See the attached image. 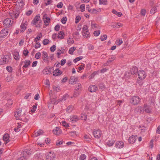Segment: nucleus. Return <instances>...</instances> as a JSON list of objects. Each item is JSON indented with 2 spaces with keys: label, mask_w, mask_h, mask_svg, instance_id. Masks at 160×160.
I'll use <instances>...</instances> for the list:
<instances>
[{
  "label": "nucleus",
  "mask_w": 160,
  "mask_h": 160,
  "mask_svg": "<svg viewBox=\"0 0 160 160\" xmlns=\"http://www.w3.org/2000/svg\"><path fill=\"white\" fill-rule=\"evenodd\" d=\"M99 3L100 5H106L108 4V2L107 0H99Z\"/></svg>",
  "instance_id": "nucleus-37"
},
{
  "label": "nucleus",
  "mask_w": 160,
  "mask_h": 160,
  "mask_svg": "<svg viewBox=\"0 0 160 160\" xmlns=\"http://www.w3.org/2000/svg\"><path fill=\"white\" fill-rule=\"evenodd\" d=\"M56 158V155L53 152H47L46 155V158L47 160H53Z\"/></svg>",
  "instance_id": "nucleus-2"
},
{
  "label": "nucleus",
  "mask_w": 160,
  "mask_h": 160,
  "mask_svg": "<svg viewBox=\"0 0 160 160\" xmlns=\"http://www.w3.org/2000/svg\"><path fill=\"white\" fill-rule=\"evenodd\" d=\"M13 103V102L11 100H8V102L6 104V106L7 107H10Z\"/></svg>",
  "instance_id": "nucleus-41"
},
{
  "label": "nucleus",
  "mask_w": 160,
  "mask_h": 160,
  "mask_svg": "<svg viewBox=\"0 0 160 160\" xmlns=\"http://www.w3.org/2000/svg\"><path fill=\"white\" fill-rule=\"evenodd\" d=\"M10 59V56L8 55H5L0 60L1 64H5L8 62Z\"/></svg>",
  "instance_id": "nucleus-4"
},
{
  "label": "nucleus",
  "mask_w": 160,
  "mask_h": 160,
  "mask_svg": "<svg viewBox=\"0 0 160 160\" xmlns=\"http://www.w3.org/2000/svg\"><path fill=\"white\" fill-rule=\"evenodd\" d=\"M8 32L7 29H3L0 32V37L2 38H4L8 35Z\"/></svg>",
  "instance_id": "nucleus-15"
},
{
  "label": "nucleus",
  "mask_w": 160,
  "mask_h": 160,
  "mask_svg": "<svg viewBox=\"0 0 160 160\" xmlns=\"http://www.w3.org/2000/svg\"><path fill=\"white\" fill-rule=\"evenodd\" d=\"M41 46V44L39 42H36L35 45V48L36 49L39 48Z\"/></svg>",
  "instance_id": "nucleus-61"
},
{
  "label": "nucleus",
  "mask_w": 160,
  "mask_h": 160,
  "mask_svg": "<svg viewBox=\"0 0 160 160\" xmlns=\"http://www.w3.org/2000/svg\"><path fill=\"white\" fill-rule=\"evenodd\" d=\"M33 11L32 10H29L26 12V14L28 16H29L32 13Z\"/></svg>",
  "instance_id": "nucleus-64"
},
{
  "label": "nucleus",
  "mask_w": 160,
  "mask_h": 160,
  "mask_svg": "<svg viewBox=\"0 0 160 160\" xmlns=\"http://www.w3.org/2000/svg\"><path fill=\"white\" fill-rule=\"evenodd\" d=\"M123 43V41L122 39H119L118 40H117L116 41V44L118 45H120Z\"/></svg>",
  "instance_id": "nucleus-47"
},
{
  "label": "nucleus",
  "mask_w": 160,
  "mask_h": 160,
  "mask_svg": "<svg viewBox=\"0 0 160 160\" xmlns=\"http://www.w3.org/2000/svg\"><path fill=\"white\" fill-rule=\"evenodd\" d=\"M91 27L93 29H97L99 28V26L98 24L92 22L91 23Z\"/></svg>",
  "instance_id": "nucleus-26"
},
{
  "label": "nucleus",
  "mask_w": 160,
  "mask_h": 160,
  "mask_svg": "<svg viewBox=\"0 0 160 160\" xmlns=\"http://www.w3.org/2000/svg\"><path fill=\"white\" fill-rule=\"evenodd\" d=\"M62 132V130L59 127H55L53 130V133L56 135H59Z\"/></svg>",
  "instance_id": "nucleus-14"
},
{
  "label": "nucleus",
  "mask_w": 160,
  "mask_h": 160,
  "mask_svg": "<svg viewBox=\"0 0 160 160\" xmlns=\"http://www.w3.org/2000/svg\"><path fill=\"white\" fill-rule=\"evenodd\" d=\"M81 20V17L80 16H77L76 17L75 19V22L77 23Z\"/></svg>",
  "instance_id": "nucleus-50"
},
{
  "label": "nucleus",
  "mask_w": 160,
  "mask_h": 160,
  "mask_svg": "<svg viewBox=\"0 0 160 160\" xmlns=\"http://www.w3.org/2000/svg\"><path fill=\"white\" fill-rule=\"evenodd\" d=\"M74 41L72 38L70 37L68 39L67 42L68 44H72L74 43Z\"/></svg>",
  "instance_id": "nucleus-28"
},
{
  "label": "nucleus",
  "mask_w": 160,
  "mask_h": 160,
  "mask_svg": "<svg viewBox=\"0 0 160 160\" xmlns=\"http://www.w3.org/2000/svg\"><path fill=\"white\" fill-rule=\"evenodd\" d=\"M88 11L92 13H96L98 12L95 8L92 9H88Z\"/></svg>",
  "instance_id": "nucleus-42"
},
{
  "label": "nucleus",
  "mask_w": 160,
  "mask_h": 160,
  "mask_svg": "<svg viewBox=\"0 0 160 160\" xmlns=\"http://www.w3.org/2000/svg\"><path fill=\"white\" fill-rule=\"evenodd\" d=\"M81 87L82 85L81 84H78V87H77L75 89L76 91L79 92V91L81 90Z\"/></svg>",
  "instance_id": "nucleus-48"
},
{
  "label": "nucleus",
  "mask_w": 160,
  "mask_h": 160,
  "mask_svg": "<svg viewBox=\"0 0 160 160\" xmlns=\"http://www.w3.org/2000/svg\"><path fill=\"white\" fill-rule=\"evenodd\" d=\"M41 56V53H40L39 52H37L36 54L35 55V57L36 59H39L40 58Z\"/></svg>",
  "instance_id": "nucleus-51"
},
{
  "label": "nucleus",
  "mask_w": 160,
  "mask_h": 160,
  "mask_svg": "<svg viewBox=\"0 0 160 160\" xmlns=\"http://www.w3.org/2000/svg\"><path fill=\"white\" fill-rule=\"evenodd\" d=\"M42 58L45 62H48L49 61V57L47 53L45 51H43L42 52Z\"/></svg>",
  "instance_id": "nucleus-11"
},
{
  "label": "nucleus",
  "mask_w": 160,
  "mask_h": 160,
  "mask_svg": "<svg viewBox=\"0 0 160 160\" xmlns=\"http://www.w3.org/2000/svg\"><path fill=\"white\" fill-rule=\"evenodd\" d=\"M115 142V141L113 140H111L108 141L107 142L108 145L109 147L112 146Z\"/></svg>",
  "instance_id": "nucleus-35"
},
{
  "label": "nucleus",
  "mask_w": 160,
  "mask_h": 160,
  "mask_svg": "<svg viewBox=\"0 0 160 160\" xmlns=\"http://www.w3.org/2000/svg\"><path fill=\"white\" fill-rule=\"evenodd\" d=\"M138 71V68L136 67H134L132 68L131 72L132 74H136L137 73Z\"/></svg>",
  "instance_id": "nucleus-25"
},
{
  "label": "nucleus",
  "mask_w": 160,
  "mask_h": 160,
  "mask_svg": "<svg viewBox=\"0 0 160 160\" xmlns=\"http://www.w3.org/2000/svg\"><path fill=\"white\" fill-rule=\"evenodd\" d=\"M62 73L61 71L59 69H55L53 72V75L55 76H58Z\"/></svg>",
  "instance_id": "nucleus-23"
},
{
  "label": "nucleus",
  "mask_w": 160,
  "mask_h": 160,
  "mask_svg": "<svg viewBox=\"0 0 160 160\" xmlns=\"http://www.w3.org/2000/svg\"><path fill=\"white\" fill-rule=\"evenodd\" d=\"M56 50V46L54 45H52L50 48V50L51 52H53Z\"/></svg>",
  "instance_id": "nucleus-58"
},
{
  "label": "nucleus",
  "mask_w": 160,
  "mask_h": 160,
  "mask_svg": "<svg viewBox=\"0 0 160 160\" xmlns=\"http://www.w3.org/2000/svg\"><path fill=\"white\" fill-rule=\"evenodd\" d=\"M63 6V3L62 2H59L57 5V7L58 8H62Z\"/></svg>",
  "instance_id": "nucleus-62"
},
{
  "label": "nucleus",
  "mask_w": 160,
  "mask_h": 160,
  "mask_svg": "<svg viewBox=\"0 0 160 160\" xmlns=\"http://www.w3.org/2000/svg\"><path fill=\"white\" fill-rule=\"evenodd\" d=\"M13 22L14 21L12 19L7 18L4 20L3 25L5 27L8 28L12 26Z\"/></svg>",
  "instance_id": "nucleus-1"
},
{
  "label": "nucleus",
  "mask_w": 160,
  "mask_h": 160,
  "mask_svg": "<svg viewBox=\"0 0 160 160\" xmlns=\"http://www.w3.org/2000/svg\"><path fill=\"white\" fill-rule=\"evenodd\" d=\"M62 124L63 126L65 127H69V125L65 121H63L62 122Z\"/></svg>",
  "instance_id": "nucleus-49"
},
{
  "label": "nucleus",
  "mask_w": 160,
  "mask_h": 160,
  "mask_svg": "<svg viewBox=\"0 0 160 160\" xmlns=\"http://www.w3.org/2000/svg\"><path fill=\"white\" fill-rule=\"evenodd\" d=\"M81 117L82 119L84 120H86L87 119V115L85 113H82L81 114Z\"/></svg>",
  "instance_id": "nucleus-44"
},
{
  "label": "nucleus",
  "mask_w": 160,
  "mask_h": 160,
  "mask_svg": "<svg viewBox=\"0 0 160 160\" xmlns=\"http://www.w3.org/2000/svg\"><path fill=\"white\" fill-rule=\"evenodd\" d=\"M138 76L140 79H143L146 77V74L144 71L140 70L138 72Z\"/></svg>",
  "instance_id": "nucleus-8"
},
{
  "label": "nucleus",
  "mask_w": 160,
  "mask_h": 160,
  "mask_svg": "<svg viewBox=\"0 0 160 160\" xmlns=\"http://www.w3.org/2000/svg\"><path fill=\"white\" fill-rule=\"evenodd\" d=\"M6 69L9 72H12V67L10 66H8L7 67Z\"/></svg>",
  "instance_id": "nucleus-60"
},
{
  "label": "nucleus",
  "mask_w": 160,
  "mask_h": 160,
  "mask_svg": "<svg viewBox=\"0 0 160 160\" xmlns=\"http://www.w3.org/2000/svg\"><path fill=\"white\" fill-rule=\"evenodd\" d=\"M49 42V41L47 39H44L42 42L43 44L45 45L48 44Z\"/></svg>",
  "instance_id": "nucleus-53"
},
{
  "label": "nucleus",
  "mask_w": 160,
  "mask_h": 160,
  "mask_svg": "<svg viewBox=\"0 0 160 160\" xmlns=\"http://www.w3.org/2000/svg\"><path fill=\"white\" fill-rule=\"evenodd\" d=\"M70 119L72 122H75L79 120V118L76 115L72 116H70Z\"/></svg>",
  "instance_id": "nucleus-21"
},
{
  "label": "nucleus",
  "mask_w": 160,
  "mask_h": 160,
  "mask_svg": "<svg viewBox=\"0 0 160 160\" xmlns=\"http://www.w3.org/2000/svg\"><path fill=\"white\" fill-rule=\"evenodd\" d=\"M67 18L66 17H64L62 19L61 22L63 24H65L67 21Z\"/></svg>",
  "instance_id": "nucleus-59"
},
{
  "label": "nucleus",
  "mask_w": 160,
  "mask_h": 160,
  "mask_svg": "<svg viewBox=\"0 0 160 160\" xmlns=\"http://www.w3.org/2000/svg\"><path fill=\"white\" fill-rule=\"evenodd\" d=\"M14 58L16 60H19L20 59V56L19 52H15L13 53Z\"/></svg>",
  "instance_id": "nucleus-24"
},
{
  "label": "nucleus",
  "mask_w": 160,
  "mask_h": 160,
  "mask_svg": "<svg viewBox=\"0 0 160 160\" xmlns=\"http://www.w3.org/2000/svg\"><path fill=\"white\" fill-rule=\"evenodd\" d=\"M23 63H24V64L22 68H28L29 66L31 64V62L29 60H26L24 61L21 62L20 64L22 65Z\"/></svg>",
  "instance_id": "nucleus-13"
},
{
  "label": "nucleus",
  "mask_w": 160,
  "mask_h": 160,
  "mask_svg": "<svg viewBox=\"0 0 160 160\" xmlns=\"http://www.w3.org/2000/svg\"><path fill=\"white\" fill-rule=\"evenodd\" d=\"M64 33L62 31H60L59 33L58 37V38L60 39H63L64 37Z\"/></svg>",
  "instance_id": "nucleus-34"
},
{
  "label": "nucleus",
  "mask_w": 160,
  "mask_h": 160,
  "mask_svg": "<svg viewBox=\"0 0 160 160\" xmlns=\"http://www.w3.org/2000/svg\"><path fill=\"white\" fill-rule=\"evenodd\" d=\"M16 13L15 12H11L9 13L10 15L12 18L11 19H12L13 20V19H15V14Z\"/></svg>",
  "instance_id": "nucleus-46"
},
{
  "label": "nucleus",
  "mask_w": 160,
  "mask_h": 160,
  "mask_svg": "<svg viewBox=\"0 0 160 160\" xmlns=\"http://www.w3.org/2000/svg\"><path fill=\"white\" fill-rule=\"evenodd\" d=\"M100 33V30L96 31L94 32L93 34L95 36H98Z\"/></svg>",
  "instance_id": "nucleus-55"
},
{
  "label": "nucleus",
  "mask_w": 160,
  "mask_h": 160,
  "mask_svg": "<svg viewBox=\"0 0 160 160\" xmlns=\"http://www.w3.org/2000/svg\"><path fill=\"white\" fill-rule=\"evenodd\" d=\"M82 56H80L79 57H77L75 59L73 60V62L76 63L78 61L82 59Z\"/></svg>",
  "instance_id": "nucleus-52"
},
{
  "label": "nucleus",
  "mask_w": 160,
  "mask_h": 160,
  "mask_svg": "<svg viewBox=\"0 0 160 160\" xmlns=\"http://www.w3.org/2000/svg\"><path fill=\"white\" fill-rule=\"evenodd\" d=\"M78 82L77 77L74 76H72L71 77L69 80V83L71 84H75Z\"/></svg>",
  "instance_id": "nucleus-12"
},
{
  "label": "nucleus",
  "mask_w": 160,
  "mask_h": 160,
  "mask_svg": "<svg viewBox=\"0 0 160 160\" xmlns=\"http://www.w3.org/2000/svg\"><path fill=\"white\" fill-rule=\"evenodd\" d=\"M43 73L46 74H50L51 72H49V70L48 68L44 69L43 71Z\"/></svg>",
  "instance_id": "nucleus-43"
},
{
  "label": "nucleus",
  "mask_w": 160,
  "mask_h": 160,
  "mask_svg": "<svg viewBox=\"0 0 160 160\" xmlns=\"http://www.w3.org/2000/svg\"><path fill=\"white\" fill-rule=\"evenodd\" d=\"M17 127L15 128L14 130L16 132H18L20 130V128L21 127V125L19 123L17 124Z\"/></svg>",
  "instance_id": "nucleus-39"
},
{
  "label": "nucleus",
  "mask_w": 160,
  "mask_h": 160,
  "mask_svg": "<svg viewBox=\"0 0 160 160\" xmlns=\"http://www.w3.org/2000/svg\"><path fill=\"white\" fill-rule=\"evenodd\" d=\"M157 11V8L156 7H153L151 10L150 13L153 14L155 13Z\"/></svg>",
  "instance_id": "nucleus-36"
},
{
  "label": "nucleus",
  "mask_w": 160,
  "mask_h": 160,
  "mask_svg": "<svg viewBox=\"0 0 160 160\" xmlns=\"http://www.w3.org/2000/svg\"><path fill=\"white\" fill-rule=\"evenodd\" d=\"M73 109V107L72 105L69 106L67 108V111L68 113L72 112Z\"/></svg>",
  "instance_id": "nucleus-40"
},
{
  "label": "nucleus",
  "mask_w": 160,
  "mask_h": 160,
  "mask_svg": "<svg viewBox=\"0 0 160 160\" xmlns=\"http://www.w3.org/2000/svg\"><path fill=\"white\" fill-rule=\"evenodd\" d=\"M76 48L75 47H73L70 48L68 52L71 55L73 54V52L75 50Z\"/></svg>",
  "instance_id": "nucleus-31"
},
{
  "label": "nucleus",
  "mask_w": 160,
  "mask_h": 160,
  "mask_svg": "<svg viewBox=\"0 0 160 160\" xmlns=\"http://www.w3.org/2000/svg\"><path fill=\"white\" fill-rule=\"evenodd\" d=\"M40 19V16L39 14L37 15L34 18L32 22V25H36L38 23V22L39 21Z\"/></svg>",
  "instance_id": "nucleus-16"
},
{
  "label": "nucleus",
  "mask_w": 160,
  "mask_h": 160,
  "mask_svg": "<svg viewBox=\"0 0 160 160\" xmlns=\"http://www.w3.org/2000/svg\"><path fill=\"white\" fill-rule=\"evenodd\" d=\"M82 35L83 37L86 38L89 37L90 34L88 31H86L82 32Z\"/></svg>",
  "instance_id": "nucleus-27"
},
{
  "label": "nucleus",
  "mask_w": 160,
  "mask_h": 160,
  "mask_svg": "<svg viewBox=\"0 0 160 160\" xmlns=\"http://www.w3.org/2000/svg\"><path fill=\"white\" fill-rule=\"evenodd\" d=\"M93 133L96 138H98L101 136L102 132L99 129H94L93 131Z\"/></svg>",
  "instance_id": "nucleus-9"
},
{
  "label": "nucleus",
  "mask_w": 160,
  "mask_h": 160,
  "mask_svg": "<svg viewBox=\"0 0 160 160\" xmlns=\"http://www.w3.org/2000/svg\"><path fill=\"white\" fill-rule=\"evenodd\" d=\"M9 138L10 136L7 133L4 134L3 137V140L5 143H7L9 142Z\"/></svg>",
  "instance_id": "nucleus-18"
},
{
  "label": "nucleus",
  "mask_w": 160,
  "mask_h": 160,
  "mask_svg": "<svg viewBox=\"0 0 160 160\" xmlns=\"http://www.w3.org/2000/svg\"><path fill=\"white\" fill-rule=\"evenodd\" d=\"M115 146L116 148H121L123 147L124 143L122 141H118L116 142Z\"/></svg>",
  "instance_id": "nucleus-17"
},
{
  "label": "nucleus",
  "mask_w": 160,
  "mask_h": 160,
  "mask_svg": "<svg viewBox=\"0 0 160 160\" xmlns=\"http://www.w3.org/2000/svg\"><path fill=\"white\" fill-rule=\"evenodd\" d=\"M28 22L27 21L23 20L20 26V31L22 32H23L26 29L28 25Z\"/></svg>",
  "instance_id": "nucleus-7"
},
{
  "label": "nucleus",
  "mask_w": 160,
  "mask_h": 160,
  "mask_svg": "<svg viewBox=\"0 0 160 160\" xmlns=\"http://www.w3.org/2000/svg\"><path fill=\"white\" fill-rule=\"evenodd\" d=\"M98 89V88L95 85H92L89 86L88 88L89 91L91 92H96Z\"/></svg>",
  "instance_id": "nucleus-19"
},
{
  "label": "nucleus",
  "mask_w": 160,
  "mask_h": 160,
  "mask_svg": "<svg viewBox=\"0 0 160 160\" xmlns=\"http://www.w3.org/2000/svg\"><path fill=\"white\" fill-rule=\"evenodd\" d=\"M87 156L86 155L84 154H82L80 156L79 160H86Z\"/></svg>",
  "instance_id": "nucleus-38"
},
{
  "label": "nucleus",
  "mask_w": 160,
  "mask_h": 160,
  "mask_svg": "<svg viewBox=\"0 0 160 160\" xmlns=\"http://www.w3.org/2000/svg\"><path fill=\"white\" fill-rule=\"evenodd\" d=\"M143 108L145 112L148 113H150L151 112V110L149 106L147 105V104H144Z\"/></svg>",
  "instance_id": "nucleus-22"
},
{
  "label": "nucleus",
  "mask_w": 160,
  "mask_h": 160,
  "mask_svg": "<svg viewBox=\"0 0 160 160\" xmlns=\"http://www.w3.org/2000/svg\"><path fill=\"white\" fill-rule=\"evenodd\" d=\"M29 151H28L27 150H25L23 152V156L19 158L18 160H26L29 157Z\"/></svg>",
  "instance_id": "nucleus-6"
},
{
  "label": "nucleus",
  "mask_w": 160,
  "mask_h": 160,
  "mask_svg": "<svg viewBox=\"0 0 160 160\" xmlns=\"http://www.w3.org/2000/svg\"><path fill=\"white\" fill-rule=\"evenodd\" d=\"M43 133V131L42 130H39L34 134V136L36 137H38Z\"/></svg>",
  "instance_id": "nucleus-33"
},
{
  "label": "nucleus",
  "mask_w": 160,
  "mask_h": 160,
  "mask_svg": "<svg viewBox=\"0 0 160 160\" xmlns=\"http://www.w3.org/2000/svg\"><path fill=\"white\" fill-rule=\"evenodd\" d=\"M42 33H39L38 34L37 36L34 39V41L35 42H37L38 40H40V38H41V37H42Z\"/></svg>",
  "instance_id": "nucleus-29"
},
{
  "label": "nucleus",
  "mask_w": 160,
  "mask_h": 160,
  "mask_svg": "<svg viewBox=\"0 0 160 160\" xmlns=\"http://www.w3.org/2000/svg\"><path fill=\"white\" fill-rule=\"evenodd\" d=\"M80 8L81 9L80 11L81 12H83L85 10V5L84 4H81L80 7Z\"/></svg>",
  "instance_id": "nucleus-45"
},
{
  "label": "nucleus",
  "mask_w": 160,
  "mask_h": 160,
  "mask_svg": "<svg viewBox=\"0 0 160 160\" xmlns=\"http://www.w3.org/2000/svg\"><path fill=\"white\" fill-rule=\"evenodd\" d=\"M107 36L106 35H103L101 36V39L102 41H104L106 40Z\"/></svg>",
  "instance_id": "nucleus-56"
},
{
  "label": "nucleus",
  "mask_w": 160,
  "mask_h": 160,
  "mask_svg": "<svg viewBox=\"0 0 160 160\" xmlns=\"http://www.w3.org/2000/svg\"><path fill=\"white\" fill-rule=\"evenodd\" d=\"M28 51L27 49H24L23 52V53L24 56H26L28 55Z\"/></svg>",
  "instance_id": "nucleus-54"
},
{
  "label": "nucleus",
  "mask_w": 160,
  "mask_h": 160,
  "mask_svg": "<svg viewBox=\"0 0 160 160\" xmlns=\"http://www.w3.org/2000/svg\"><path fill=\"white\" fill-rule=\"evenodd\" d=\"M137 136L136 135H132L129 137L128 139V141L130 143H134L136 140Z\"/></svg>",
  "instance_id": "nucleus-20"
},
{
  "label": "nucleus",
  "mask_w": 160,
  "mask_h": 160,
  "mask_svg": "<svg viewBox=\"0 0 160 160\" xmlns=\"http://www.w3.org/2000/svg\"><path fill=\"white\" fill-rule=\"evenodd\" d=\"M21 112L22 110L20 109L17 110L15 112L14 115L17 119L22 120L23 119V115L21 116Z\"/></svg>",
  "instance_id": "nucleus-5"
},
{
  "label": "nucleus",
  "mask_w": 160,
  "mask_h": 160,
  "mask_svg": "<svg viewBox=\"0 0 160 160\" xmlns=\"http://www.w3.org/2000/svg\"><path fill=\"white\" fill-rule=\"evenodd\" d=\"M43 20L46 26H47L49 25L50 22V18L46 14H45L43 15Z\"/></svg>",
  "instance_id": "nucleus-10"
},
{
  "label": "nucleus",
  "mask_w": 160,
  "mask_h": 160,
  "mask_svg": "<svg viewBox=\"0 0 160 160\" xmlns=\"http://www.w3.org/2000/svg\"><path fill=\"white\" fill-rule=\"evenodd\" d=\"M122 24L119 22H118L116 24H115V25H112V26L113 28H119L120 27H122Z\"/></svg>",
  "instance_id": "nucleus-30"
},
{
  "label": "nucleus",
  "mask_w": 160,
  "mask_h": 160,
  "mask_svg": "<svg viewBox=\"0 0 160 160\" xmlns=\"http://www.w3.org/2000/svg\"><path fill=\"white\" fill-rule=\"evenodd\" d=\"M37 107V105H33L32 106V108L31 109V111L32 112H35V111H36V109Z\"/></svg>",
  "instance_id": "nucleus-57"
},
{
  "label": "nucleus",
  "mask_w": 160,
  "mask_h": 160,
  "mask_svg": "<svg viewBox=\"0 0 160 160\" xmlns=\"http://www.w3.org/2000/svg\"><path fill=\"white\" fill-rule=\"evenodd\" d=\"M69 97L68 95V94L65 95L63 96V97L59 99L60 101H64L68 98Z\"/></svg>",
  "instance_id": "nucleus-32"
},
{
  "label": "nucleus",
  "mask_w": 160,
  "mask_h": 160,
  "mask_svg": "<svg viewBox=\"0 0 160 160\" xmlns=\"http://www.w3.org/2000/svg\"><path fill=\"white\" fill-rule=\"evenodd\" d=\"M140 100L141 99L138 96H135L132 98L130 102L133 104L136 105L138 104L140 102Z\"/></svg>",
  "instance_id": "nucleus-3"
},
{
  "label": "nucleus",
  "mask_w": 160,
  "mask_h": 160,
  "mask_svg": "<svg viewBox=\"0 0 160 160\" xmlns=\"http://www.w3.org/2000/svg\"><path fill=\"white\" fill-rule=\"evenodd\" d=\"M115 59V57H112L111 58H109L108 62H109V63H111L112 62L114 61Z\"/></svg>",
  "instance_id": "nucleus-63"
}]
</instances>
